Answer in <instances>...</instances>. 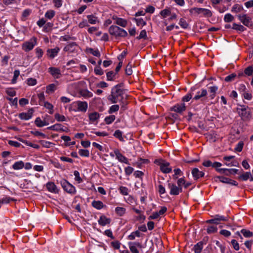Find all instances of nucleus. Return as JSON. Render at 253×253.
I'll list each match as a JSON object with an SVG mask.
<instances>
[{
  "mask_svg": "<svg viewBox=\"0 0 253 253\" xmlns=\"http://www.w3.org/2000/svg\"><path fill=\"white\" fill-rule=\"evenodd\" d=\"M79 154L82 157H88L89 156V151L86 149H80Z\"/></svg>",
  "mask_w": 253,
  "mask_h": 253,
  "instance_id": "obj_47",
  "label": "nucleus"
},
{
  "mask_svg": "<svg viewBox=\"0 0 253 253\" xmlns=\"http://www.w3.org/2000/svg\"><path fill=\"white\" fill-rule=\"evenodd\" d=\"M191 173L195 180H197L205 175V173L202 171L199 170L197 168H193L192 169Z\"/></svg>",
  "mask_w": 253,
  "mask_h": 253,
  "instance_id": "obj_12",
  "label": "nucleus"
},
{
  "mask_svg": "<svg viewBox=\"0 0 253 253\" xmlns=\"http://www.w3.org/2000/svg\"><path fill=\"white\" fill-rule=\"evenodd\" d=\"M60 51V48L58 47H56L54 48L48 49L46 51V55L50 59H53L56 56Z\"/></svg>",
  "mask_w": 253,
  "mask_h": 253,
  "instance_id": "obj_14",
  "label": "nucleus"
},
{
  "mask_svg": "<svg viewBox=\"0 0 253 253\" xmlns=\"http://www.w3.org/2000/svg\"><path fill=\"white\" fill-rule=\"evenodd\" d=\"M171 14V9L169 7H167L165 9L161 10L160 15L163 18H165L167 16Z\"/></svg>",
  "mask_w": 253,
  "mask_h": 253,
  "instance_id": "obj_30",
  "label": "nucleus"
},
{
  "mask_svg": "<svg viewBox=\"0 0 253 253\" xmlns=\"http://www.w3.org/2000/svg\"><path fill=\"white\" fill-rule=\"evenodd\" d=\"M204 240L205 239H204L203 241L199 242L196 245H194L193 250L195 253H200L201 252L203 248Z\"/></svg>",
  "mask_w": 253,
  "mask_h": 253,
  "instance_id": "obj_25",
  "label": "nucleus"
},
{
  "mask_svg": "<svg viewBox=\"0 0 253 253\" xmlns=\"http://www.w3.org/2000/svg\"><path fill=\"white\" fill-rule=\"evenodd\" d=\"M24 167V163L22 161L16 162L12 165V168L14 170H19L23 169Z\"/></svg>",
  "mask_w": 253,
  "mask_h": 253,
  "instance_id": "obj_29",
  "label": "nucleus"
},
{
  "mask_svg": "<svg viewBox=\"0 0 253 253\" xmlns=\"http://www.w3.org/2000/svg\"><path fill=\"white\" fill-rule=\"evenodd\" d=\"M173 171L174 174L173 175V178L175 179L177 178V175L181 176L183 174L182 171L178 168L174 169Z\"/></svg>",
  "mask_w": 253,
  "mask_h": 253,
  "instance_id": "obj_60",
  "label": "nucleus"
},
{
  "mask_svg": "<svg viewBox=\"0 0 253 253\" xmlns=\"http://www.w3.org/2000/svg\"><path fill=\"white\" fill-rule=\"evenodd\" d=\"M115 118L116 117L114 115H110L105 118L104 121L106 124L109 125L114 121Z\"/></svg>",
  "mask_w": 253,
  "mask_h": 253,
  "instance_id": "obj_46",
  "label": "nucleus"
},
{
  "mask_svg": "<svg viewBox=\"0 0 253 253\" xmlns=\"http://www.w3.org/2000/svg\"><path fill=\"white\" fill-rule=\"evenodd\" d=\"M238 19L246 26L251 27L253 25L252 19L247 14H239Z\"/></svg>",
  "mask_w": 253,
  "mask_h": 253,
  "instance_id": "obj_6",
  "label": "nucleus"
},
{
  "mask_svg": "<svg viewBox=\"0 0 253 253\" xmlns=\"http://www.w3.org/2000/svg\"><path fill=\"white\" fill-rule=\"evenodd\" d=\"M237 107L235 109V112H236L239 116L243 120H250L252 117L251 108L248 106L242 105L239 103L237 104Z\"/></svg>",
  "mask_w": 253,
  "mask_h": 253,
  "instance_id": "obj_2",
  "label": "nucleus"
},
{
  "mask_svg": "<svg viewBox=\"0 0 253 253\" xmlns=\"http://www.w3.org/2000/svg\"><path fill=\"white\" fill-rule=\"evenodd\" d=\"M194 89L191 88L190 91L182 97V101L183 102H188L192 99L193 94L192 91Z\"/></svg>",
  "mask_w": 253,
  "mask_h": 253,
  "instance_id": "obj_33",
  "label": "nucleus"
},
{
  "mask_svg": "<svg viewBox=\"0 0 253 253\" xmlns=\"http://www.w3.org/2000/svg\"><path fill=\"white\" fill-rule=\"evenodd\" d=\"M33 112H34L33 109L31 108L28 110L27 113L22 112V113L19 114L18 117L21 120H29V119L32 118V117L33 116Z\"/></svg>",
  "mask_w": 253,
  "mask_h": 253,
  "instance_id": "obj_11",
  "label": "nucleus"
},
{
  "mask_svg": "<svg viewBox=\"0 0 253 253\" xmlns=\"http://www.w3.org/2000/svg\"><path fill=\"white\" fill-rule=\"evenodd\" d=\"M74 175H75V180L78 182V183H80L83 181L82 179L80 176V173L77 170H75L74 171Z\"/></svg>",
  "mask_w": 253,
  "mask_h": 253,
  "instance_id": "obj_59",
  "label": "nucleus"
},
{
  "mask_svg": "<svg viewBox=\"0 0 253 253\" xmlns=\"http://www.w3.org/2000/svg\"><path fill=\"white\" fill-rule=\"evenodd\" d=\"M234 20V16L230 13H227L224 15V21L226 23H229Z\"/></svg>",
  "mask_w": 253,
  "mask_h": 253,
  "instance_id": "obj_44",
  "label": "nucleus"
},
{
  "mask_svg": "<svg viewBox=\"0 0 253 253\" xmlns=\"http://www.w3.org/2000/svg\"><path fill=\"white\" fill-rule=\"evenodd\" d=\"M80 94L85 98H90L93 96V93L87 89H82L79 91Z\"/></svg>",
  "mask_w": 253,
  "mask_h": 253,
  "instance_id": "obj_24",
  "label": "nucleus"
},
{
  "mask_svg": "<svg viewBox=\"0 0 253 253\" xmlns=\"http://www.w3.org/2000/svg\"><path fill=\"white\" fill-rule=\"evenodd\" d=\"M114 153L118 161H119L120 162L124 163L126 164H128L127 159L125 156L123 155L118 149L114 150Z\"/></svg>",
  "mask_w": 253,
  "mask_h": 253,
  "instance_id": "obj_16",
  "label": "nucleus"
},
{
  "mask_svg": "<svg viewBox=\"0 0 253 253\" xmlns=\"http://www.w3.org/2000/svg\"><path fill=\"white\" fill-rule=\"evenodd\" d=\"M46 187L48 191L51 193H57L58 190L55 183L53 182H48L46 184Z\"/></svg>",
  "mask_w": 253,
  "mask_h": 253,
  "instance_id": "obj_20",
  "label": "nucleus"
},
{
  "mask_svg": "<svg viewBox=\"0 0 253 253\" xmlns=\"http://www.w3.org/2000/svg\"><path fill=\"white\" fill-rule=\"evenodd\" d=\"M137 26H143L146 24V22L142 18H134Z\"/></svg>",
  "mask_w": 253,
  "mask_h": 253,
  "instance_id": "obj_58",
  "label": "nucleus"
},
{
  "mask_svg": "<svg viewBox=\"0 0 253 253\" xmlns=\"http://www.w3.org/2000/svg\"><path fill=\"white\" fill-rule=\"evenodd\" d=\"M126 202L131 205H135L136 204V200L135 198L129 195L128 197L125 199Z\"/></svg>",
  "mask_w": 253,
  "mask_h": 253,
  "instance_id": "obj_41",
  "label": "nucleus"
},
{
  "mask_svg": "<svg viewBox=\"0 0 253 253\" xmlns=\"http://www.w3.org/2000/svg\"><path fill=\"white\" fill-rule=\"evenodd\" d=\"M114 136L115 137L118 138L120 141H124V138L122 137V132L120 130H119V129L116 130L114 132Z\"/></svg>",
  "mask_w": 253,
  "mask_h": 253,
  "instance_id": "obj_48",
  "label": "nucleus"
},
{
  "mask_svg": "<svg viewBox=\"0 0 253 253\" xmlns=\"http://www.w3.org/2000/svg\"><path fill=\"white\" fill-rule=\"evenodd\" d=\"M47 129L57 131H60L68 132L69 131V129L67 127H65L64 128L62 125L60 124H56L54 125L48 126L47 127Z\"/></svg>",
  "mask_w": 253,
  "mask_h": 253,
  "instance_id": "obj_10",
  "label": "nucleus"
},
{
  "mask_svg": "<svg viewBox=\"0 0 253 253\" xmlns=\"http://www.w3.org/2000/svg\"><path fill=\"white\" fill-rule=\"evenodd\" d=\"M14 199L9 197H5L4 198H3L2 199L0 200V204H8L10 201H13Z\"/></svg>",
  "mask_w": 253,
  "mask_h": 253,
  "instance_id": "obj_62",
  "label": "nucleus"
},
{
  "mask_svg": "<svg viewBox=\"0 0 253 253\" xmlns=\"http://www.w3.org/2000/svg\"><path fill=\"white\" fill-rule=\"evenodd\" d=\"M119 105H113L110 107L108 112L110 114H112L114 112L118 111L119 110Z\"/></svg>",
  "mask_w": 253,
  "mask_h": 253,
  "instance_id": "obj_61",
  "label": "nucleus"
},
{
  "mask_svg": "<svg viewBox=\"0 0 253 253\" xmlns=\"http://www.w3.org/2000/svg\"><path fill=\"white\" fill-rule=\"evenodd\" d=\"M232 29L239 32H243L246 30V28L241 24L234 23L232 25Z\"/></svg>",
  "mask_w": 253,
  "mask_h": 253,
  "instance_id": "obj_36",
  "label": "nucleus"
},
{
  "mask_svg": "<svg viewBox=\"0 0 253 253\" xmlns=\"http://www.w3.org/2000/svg\"><path fill=\"white\" fill-rule=\"evenodd\" d=\"M244 142L242 141H239L238 144L236 145L235 150L237 152H241L243 150V148L244 146Z\"/></svg>",
  "mask_w": 253,
  "mask_h": 253,
  "instance_id": "obj_54",
  "label": "nucleus"
},
{
  "mask_svg": "<svg viewBox=\"0 0 253 253\" xmlns=\"http://www.w3.org/2000/svg\"><path fill=\"white\" fill-rule=\"evenodd\" d=\"M217 227L213 225L208 226L207 229V231L208 234L215 233L217 232Z\"/></svg>",
  "mask_w": 253,
  "mask_h": 253,
  "instance_id": "obj_52",
  "label": "nucleus"
},
{
  "mask_svg": "<svg viewBox=\"0 0 253 253\" xmlns=\"http://www.w3.org/2000/svg\"><path fill=\"white\" fill-rule=\"evenodd\" d=\"M236 77V74L235 73H232L225 77V81L226 82H231L234 80V79Z\"/></svg>",
  "mask_w": 253,
  "mask_h": 253,
  "instance_id": "obj_63",
  "label": "nucleus"
},
{
  "mask_svg": "<svg viewBox=\"0 0 253 253\" xmlns=\"http://www.w3.org/2000/svg\"><path fill=\"white\" fill-rule=\"evenodd\" d=\"M48 72L54 78L58 79L59 75L61 74L60 70L55 67H50L48 69Z\"/></svg>",
  "mask_w": 253,
  "mask_h": 253,
  "instance_id": "obj_23",
  "label": "nucleus"
},
{
  "mask_svg": "<svg viewBox=\"0 0 253 253\" xmlns=\"http://www.w3.org/2000/svg\"><path fill=\"white\" fill-rule=\"evenodd\" d=\"M112 19L115 20V23L121 27H126L127 25V22L126 19L118 17L116 16H113Z\"/></svg>",
  "mask_w": 253,
  "mask_h": 253,
  "instance_id": "obj_18",
  "label": "nucleus"
},
{
  "mask_svg": "<svg viewBox=\"0 0 253 253\" xmlns=\"http://www.w3.org/2000/svg\"><path fill=\"white\" fill-rule=\"evenodd\" d=\"M132 65L130 63H129L126 66V68L125 69V73L127 75L130 76L132 74Z\"/></svg>",
  "mask_w": 253,
  "mask_h": 253,
  "instance_id": "obj_50",
  "label": "nucleus"
},
{
  "mask_svg": "<svg viewBox=\"0 0 253 253\" xmlns=\"http://www.w3.org/2000/svg\"><path fill=\"white\" fill-rule=\"evenodd\" d=\"M91 206L97 210H101L105 206L102 202L100 201L94 200L91 202Z\"/></svg>",
  "mask_w": 253,
  "mask_h": 253,
  "instance_id": "obj_26",
  "label": "nucleus"
},
{
  "mask_svg": "<svg viewBox=\"0 0 253 253\" xmlns=\"http://www.w3.org/2000/svg\"><path fill=\"white\" fill-rule=\"evenodd\" d=\"M86 51L88 53H89L93 55L96 56V57H100V53L98 49H94L92 48H87L86 49Z\"/></svg>",
  "mask_w": 253,
  "mask_h": 253,
  "instance_id": "obj_37",
  "label": "nucleus"
},
{
  "mask_svg": "<svg viewBox=\"0 0 253 253\" xmlns=\"http://www.w3.org/2000/svg\"><path fill=\"white\" fill-rule=\"evenodd\" d=\"M186 110V106L184 103L177 104L170 108L171 111L176 113H181Z\"/></svg>",
  "mask_w": 253,
  "mask_h": 253,
  "instance_id": "obj_15",
  "label": "nucleus"
},
{
  "mask_svg": "<svg viewBox=\"0 0 253 253\" xmlns=\"http://www.w3.org/2000/svg\"><path fill=\"white\" fill-rule=\"evenodd\" d=\"M35 124L37 126L39 127H43L45 126H47V124H43L42 120L40 117H37L35 120Z\"/></svg>",
  "mask_w": 253,
  "mask_h": 253,
  "instance_id": "obj_42",
  "label": "nucleus"
},
{
  "mask_svg": "<svg viewBox=\"0 0 253 253\" xmlns=\"http://www.w3.org/2000/svg\"><path fill=\"white\" fill-rule=\"evenodd\" d=\"M241 233L246 238H250L253 236V232L245 229L241 230Z\"/></svg>",
  "mask_w": 253,
  "mask_h": 253,
  "instance_id": "obj_40",
  "label": "nucleus"
},
{
  "mask_svg": "<svg viewBox=\"0 0 253 253\" xmlns=\"http://www.w3.org/2000/svg\"><path fill=\"white\" fill-rule=\"evenodd\" d=\"M123 84H119L112 88L111 94L108 96V99L112 103L123 102L124 91L121 88Z\"/></svg>",
  "mask_w": 253,
  "mask_h": 253,
  "instance_id": "obj_1",
  "label": "nucleus"
},
{
  "mask_svg": "<svg viewBox=\"0 0 253 253\" xmlns=\"http://www.w3.org/2000/svg\"><path fill=\"white\" fill-rule=\"evenodd\" d=\"M201 13L206 17H211L212 15V12L209 9L201 8Z\"/></svg>",
  "mask_w": 253,
  "mask_h": 253,
  "instance_id": "obj_38",
  "label": "nucleus"
},
{
  "mask_svg": "<svg viewBox=\"0 0 253 253\" xmlns=\"http://www.w3.org/2000/svg\"><path fill=\"white\" fill-rule=\"evenodd\" d=\"M37 38L32 37L29 40L24 42L22 44V49L26 52L32 50L38 44Z\"/></svg>",
  "mask_w": 253,
  "mask_h": 253,
  "instance_id": "obj_4",
  "label": "nucleus"
},
{
  "mask_svg": "<svg viewBox=\"0 0 253 253\" xmlns=\"http://www.w3.org/2000/svg\"><path fill=\"white\" fill-rule=\"evenodd\" d=\"M179 25L183 29H187L189 24L183 18H180L179 21Z\"/></svg>",
  "mask_w": 253,
  "mask_h": 253,
  "instance_id": "obj_49",
  "label": "nucleus"
},
{
  "mask_svg": "<svg viewBox=\"0 0 253 253\" xmlns=\"http://www.w3.org/2000/svg\"><path fill=\"white\" fill-rule=\"evenodd\" d=\"M244 10L243 7L239 4H234L231 8V12L238 13Z\"/></svg>",
  "mask_w": 253,
  "mask_h": 253,
  "instance_id": "obj_35",
  "label": "nucleus"
},
{
  "mask_svg": "<svg viewBox=\"0 0 253 253\" xmlns=\"http://www.w3.org/2000/svg\"><path fill=\"white\" fill-rule=\"evenodd\" d=\"M115 211L118 216H123L126 212V209L123 207H117L115 209Z\"/></svg>",
  "mask_w": 253,
  "mask_h": 253,
  "instance_id": "obj_31",
  "label": "nucleus"
},
{
  "mask_svg": "<svg viewBox=\"0 0 253 253\" xmlns=\"http://www.w3.org/2000/svg\"><path fill=\"white\" fill-rule=\"evenodd\" d=\"M100 115L97 112H94L89 114L88 117L89 120L92 122H94L100 118Z\"/></svg>",
  "mask_w": 253,
  "mask_h": 253,
  "instance_id": "obj_28",
  "label": "nucleus"
},
{
  "mask_svg": "<svg viewBox=\"0 0 253 253\" xmlns=\"http://www.w3.org/2000/svg\"><path fill=\"white\" fill-rule=\"evenodd\" d=\"M160 169L164 173H169L172 170V169L169 167V163L168 162L162 163L160 165Z\"/></svg>",
  "mask_w": 253,
  "mask_h": 253,
  "instance_id": "obj_19",
  "label": "nucleus"
},
{
  "mask_svg": "<svg viewBox=\"0 0 253 253\" xmlns=\"http://www.w3.org/2000/svg\"><path fill=\"white\" fill-rule=\"evenodd\" d=\"M79 111L85 112L87 109L88 104L86 101H78L76 102Z\"/></svg>",
  "mask_w": 253,
  "mask_h": 253,
  "instance_id": "obj_17",
  "label": "nucleus"
},
{
  "mask_svg": "<svg viewBox=\"0 0 253 253\" xmlns=\"http://www.w3.org/2000/svg\"><path fill=\"white\" fill-rule=\"evenodd\" d=\"M128 245L130 252L132 253H139L138 248L141 249L142 248V244L139 242H128Z\"/></svg>",
  "mask_w": 253,
  "mask_h": 253,
  "instance_id": "obj_9",
  "label": "nucleus"
},
{
  "mask_svg": "<svg viewBox=\"0 0 253 253\" xmlns=\"http://www.w3.org/2000/svg\"><path fill=\"white\" fill-rule=\"evenodd\" d=\"M35 51H36V57L38 59L41 58L43 54V52L42 49L38 47L36 48Z\"/></svg>",
  "mask_w": 253,
  "mask_h": 253,
  "instance_id": "obj_57",
  "label": "nucleus"
},
{
  "mask_svg": "<svg viewBox=\"0 0 253 253\" xmlns=\"http://www.w3.org/2000/svg\"><path fill=\"white\" fill-rule=\"evenodd\" d=\"M56 89V85L54 84H49L46 86V92L47 93L53 92Z\"/></svg>",
  "mask_w": 253,
  "mask_h": 253,
  "instance_id": "obj_45",
  "label": "nucleus"
},
{
  "mask_svg": "<svg viewBox=\"0 0 253 253\" xmlns=\"http://www.w3.org/2000/svg\"><path fill=\"white\" fill-rule=\"evenodd\" d=\"M77 47V44L75 42H72L67 44L63 49L64 51H69L73 53L75 52Z\"/></svg>",
  "mask_w": 253,
  "mask_h": 253,
  "instance_id": "obj_22",
  "label": "nucleus"
},
{
  "mask_svg": "<svg viewBox=\"0 0 253 253\" xmlns=\"http://www.w3.org/2000/svg\"><path fill=\"white\" fill-rule=\"evenodd\" d=\"M117 74L113 71H109L106 73L107 80L109 81H114Z\"/></svg>",
  "mask_w": 253,
  "mask_h": 253,
  "instance_id": "obj_34",
  "label": "nucleus"
},
{
  "mask_svg": "<svg viewBox=\"0 0 253 253\" xmlns=\"http://www.w3.org/2000/svg\"><path fill=\"white\" fill-rule=\"evenodd\" d=\"M88 19V22L91 24H95L98 22V17L92 15H88L86 16Z\"/></svg>",
  "mask_w": 253,
  "mask_h": 253,
  "instance_id": "obj_32",
  "label": "nucleus"
},
{
  "mask_svg": "<svg viewBox=\"0 0 253 253\" xmlns=\"http://www.w3.org/2000/svg\"><path fill=\"white\" fill-rule=\"evenodd\" d=\"M44 106L47 109H48L49 113L50 114H52L53 113V106L50 103L48 102H45L44 103Z\"/></svg>",
  "mask_w": 253,
  "mask_h": 253,
  "instance_id": "obj_53",
  "label": "nucleus"
},
{
  "mask_svg": "<svg viewBox=\"0 0 253 253\" xmlns=\"http://www.w3.org/2000/svg\"><path fill=\"white\" fill-rule=\"evenodd\" d=\"M60 184L64 190L66 192L71 194H75L76 193V188L67 180L64 179L61 180L60 181Z\"/></svg>",
  "mask_w": 253,
  "mask_h": 253,
  "instance_id": "obj_5",
  "label": "nucleus"
},
{
  "mask_svg": "<svg viewBox=\"0 0 253 253\" xmlns=\"http://www.w3.org/2000/svg\"><path fill=\"white\" fill-rule=\"evenodd\" d=\"M253 73V68L252 66H249L245 69L244 73L247 76H251Z\"/></svg>",
  "mask_w": 253,
  "mask_h": 253,
  "instance_id": "obj_64",
  "label": "nucleus"
},
{
  "mask_svg": "<svg viewBox=\"0 0 253 253\" xmlns=\"http://www.w3.org/2000/svg\"><path fill=\"white\" fill-rule=\"evenodd\" d=\"M168 186L170 190L169 194L171 195H178L182 191V187H178L174 183H169Z\"/></svg>",
  "mask_w": 253,
  "mask_h": 253,
  "instance_id": "obj_7",
  "label": "nucleus"
},
{
  "mask_svg": "<svg viewBox=\"0 0 253 253\" xmlns=\"http://www.w3.org/2000/svg\"><path fill=\"white\" fill-rule=\"evenodd\" d=\"M108 31L111 36L115 37L116 39L126 37L127 36V33L126 30L116 25L111 26Z\"/></svg>",
  "mask_w": 253,
  "mask_h": 253,
  "instance_id": "obj_3",
  "label": "nucleus"
},
{
  "mask_svg": "<svg viewBox=\"0 0 253 253\" xmlns=\"http://www.w3.org/2000/svg\"><path fill=\"white\" fill-rule=\"evenodd\" d=\"M251 176V173L250 172H246L245 173L241 175L239 178L241 179L244 181H246L248 179H249L250 177Z\"/></svg>",
  "mask_w": 253,
  "mask_h": 253,
  "instance_id": "obj_51",
  "label": "nucleus"
},
{
  "mask_svg": "<svg viewBox=\"0 0 253 253\" xmlns=\"http://www.w3.org/2000/svg\"><path fill=\"white\" fill-rule=\"evenodd\" d=\"M207 94V90L205 89L202 88L201 91L197 92V94L193 98L191 103H192L194 100H198L201 99V100L202 101L203 97L206 96Z\"/></svg>",
  "mask_w": 253,
  "mask_h": 253,
  "instance_id": "obj_13",
  "label": "nucleus"
},
{
  "mask_svg": "<svg viewBox=\"0 0 253 253\" xmlns=\"http://www.w3.org/2000/svg\"><path fill=\"white\" fill-rule=\"evenodd\" d=\"M228 220L227 217L220 215L219 214L215 215L212 219L207 220L206 222L207 223L214 224L218 225L222 221H227Z\"/></svg>",
  "mask_w": 253,
  "mask_h": 253,
  "instance_id": "obj_8",
  "label": "nucleus"
},
{
  "mask_svg": "<svg viewBox=\"0 0 253 253\" xmlns=\"http://www.w3.org/2000/svg\"><path fill=\"white\" fill-rule=\"evenodd\" d=\"M141 234L138 230L132 232L128 236L127 239L130 240H133L136 237H140Z\"/></svg>",
  "mask_w": 253,
  "mask_h": 253,
  "instance_id": "obj_39",
  "label": "nucleus"
},
{
  "mask_svg": "<svg viewBox=\"0 0 253 253\" xmlns=\"http://www.w3.org/2000/svg\"><path fill=\"white\" fill-rule=\"evenodd\" d=\"M55 15V12L53 10H48L45 13V17L48 19H52Z\"/></svg>",
  "mask_w": 253,
  "mask_h": 253,
  "instance_id": "obj_43",
  "label": "nucleus"
},
{
  "mask_svg": "<svg viewBox=\"0 0 253 253\" xmlns=\"http://www.w3.org/2000/svg\"><path fill=\"white\" fill-rule=\"evenodd\" d=\"M209 91L210 92V94L209 97L211 99H213L215 96V93L218 90V86L216 85L210 86L209 87Z\"/></svg>",
  "mask_w": 253,
  "mask_h": 253,
  "instance_id": "obj_27",
  "label": "nucleus"
},
{
  "mask_svg": "<svg viewBox=\"0 0 253 253\" xmlns=\"http://www.w3.org/2000/svg\"><path fill=\"white\" fill-rule=\"evenodd\" d=\"M111 221L110 218H107L106 216L102 215L100 216L98 222L100 225L104 226L110 224Z\"/></svg>",
  "mask_w": 253,
  "mask_h": 253,
  "instance_id": "obj_21",
  "label": "nucleus"
},
{
  "mask_svg": "<svg viewBox=\"0 0 253 253\" xmlns=\"http://www.w3.org/2000/svg\"><path fill=\"white\" fill-rule=\"evenodd\" d=\"M55 119L58 122H64L66 121V118L64 115H60L58 113H56L54 115Z\"/></svg>",
  "mask_w": 253,
  "mask_h": 253,
  "instance_id": "obj_56",
  "label": "nucleus"
},
{
  "mask_svg": "<svg viewBox=\"0 0 253 253\" xmlns=\"http://www.w3.org/2000/svg\"><path fill=\"white\" fill-rule=\"evenodd\" d=\"M111 246L115 250H118L121 246V243L119 241H114L111 243Z\"/></svg>",
  "mask_w": 253,
  "mask_h": 253,
  "instance_id": "obj_55",
  "label": "nucleus"
}]
</instances>
